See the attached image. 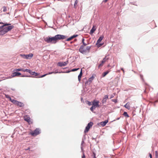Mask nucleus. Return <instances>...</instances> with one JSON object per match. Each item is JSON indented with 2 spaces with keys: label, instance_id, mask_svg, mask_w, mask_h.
I'll use <instances>...</instances> for the list:
<instances>
[{
  "label": "nucleus",
  "instance_id": "1",
  "mask_svg": "<svg viewBox=\"0 0 158 158\" xmlns=\"http://www.w3.org/2000/svg\"><path fill=\"white\" fill-rule=\"evenodd\" d=\"M44 40L48 43L55 44L57 43L55 36L53 37L48 36L44 38Z\"/></svg>",
  "mask_w": 158,
  "mask_h": 158
},
{
  "label": "nucleus",
  "instance_id": "2",
  "mask_svg": "<svg viewBox=\"0 0 158 158\" xmlns=\"http://www.w3.org/2000/svg\"><path fill=\"white\" fill-rule=\"evenodd\" d=\"M14 27L13 25L5 27L2 28V30L0 31V35H2L10 31Z\"/></svg>",
  "mask_w": 158,
  "mask_h": 158
},
{
  "label": "nucleus",
  "instance_id": "3",
  "mask_svg": "<svg viewBox=\"0 0 158 158\" xmlns=\"http://www.w3.org/2000/svg\"><path fill=\"white\" fill-rule=\"evenodd\" d=\"M91 47L92 46H87L85 49L84 48H83L81 49H79V51L83 54H87L90 52Z\"/></svg>",
  "mask_w": 158,
  "mask_h": 158
},
{
  "label": "nucleus",
  "instance_id": "4",
  "mask_svg": "<svg viewBox=\"0 0 158 158\" xmlns=\"http://www.w3.org/2000/svg\"><path fill=\"white\" fill-rule=\"evenodd\" d=\"M20 56L24 59H31L33 56V54L32 53H29L28 54H20Z\"/></svg>",
  "mask_w": 158,
  "mask_h": 158
},
{
  "label": "nucleus",
  "instance_id": "5",
  "mask_svg": "<svg viewBox=\"0 0 158 158\" xmlns=\"http://www.w3.org/2000/svg\"><path fill=\"white\" fill-rule=\"evenodd\" d=\"M55 36L56 42H57L58 40L64 39L67 37L66 36L60 34L56 35H55Z\"/></svg>",
  "mask_w": 158,
  "mask_h": 158
},
{
  "label": "nucleus",
  "instance_id": "6",
  "mask_svg": "<svg viewBox=\"0 0 158 158\" xmlns=\"http://www.w3.org/2000/svg\"><path fill=\"white\" fill-rule=\"evenodd\" d=\"M13 72L11 75V76H10L9 77H7L6 78V79L11 78L15 76H19L21 75V73L19 72H17V71H14Z\"/></svg>",
  "mask_w": 158,
  "mask_h": 158
},
{
  "label": "nucleus",
  "instance_id": "7",
  "mask_svg": "<svg viewBox=\"0 0 158 158\" xmlns=\"http://www.w3.org/2000/svg\"><path fill=\"white\" fill-rule=\"evenodd\" d=\"M40 133V130L39 128H36L34 131L31 132V135L33 136L37 135Z\"/></svg>",
  "mask_w": 158,
  "mask_h": 158
},
{
  "label": "nucleus",
  "instance_id": "8",
  "mask_svg": "<svg viewBox=\"0 0 158 158\" xmlns=\"http://www.w3.org/2000/svg\"><path fill=\"white\" fill-rule=\"evenodd\" d=\"M68 63V60L64 62H59L57 63V65L60 67H62L66 65Z\"/></svg>",
  "mask_w": 158,
  "mask_h": 158
},
{
  "label": "nucleus",
  "instance_id": "9",
  "mask_svg": "<svg viewBox=\"0 0 158 158\" xmlns=\"http://www.w3.org/2000/svg\"><path fill=\"white\" fill-rule=\"evenodd\" d=\"M94 77L92 76L90 77L89 78L88 80L85 82V85H89L90 83L92 82L93 79H94Z\"/></svg>",
  "mask_w": 158,
  "mask_h": 158
},
{
  "label": "nucleus",
  "instance_id": "10",
  "mask_svg": "<svg viewBox=\"0 0 158 158\" xmlns=\"http://www.w3.org/2000/svg\"><path fill=\"white\" fill-rule=\"evenodd\" d=\"M99 101H96L95 100L93 101L92 102V106L94 107V109H95L96 107L99 106Z\"/></svg>",
  "mask_w": 158,
  "mask_h": 158
},
{
  "label": "nucleus",
  "instance_id": "11",
  "mask_svg": "<svg viewBox=\"0 0 158 158\" xmlns=\"http://www.w3.org/2000/svg\"><path fill=\"white\" fill-rule=\"evenodd\" d=\"M47 75H48V74H45L40 76H39V73L35 72V74L34 77H35L36 78H41Z\"/></svg>",
  "mask_w": 158,
  "mask_h": 158
},
{
  "label": "nucleus",
  "instance_id": "12",
  "mask_svg": "<svg viewBox=\"0 0 158 158\" xmlns=\"http://www.w3.org/2000/svg\"><path fill=\"white\" fill-rule=\"evenodd\" d=\"M108 96L107 95H105L103 98L102 102L103 104H106V102L107 99L108 98Z\"/></svg>",
  "mask_w": 158,
  "mask_h": 158
},
{
  "label": "nucleus",
  "instance_id": "13",
  "mask_svg": "<svg viewBox=\"0 0 158 158\" xmlns=\"http://www.w3.org/2000/svg\"><path fill=\"white\" fill-rule=\"evenodd\" d=\"M77 36H78L77 35H73L72 36H70V37L67 38V39H66L65 40V41H70L71 40H72L73 39V38L77 37Z\"/></svg>",
  "mask_w": 158,
  "mask_h": 158
},
{
  "label": "nucleus",
  "instance_id": "14",
  "mask_svg": "<svg viewBox=\"0 0 158 158\" xmlns=\"http://www.w3.org/2000/svg\"><path fill=\"white\" fill-rule=\"evenodd\" d=\"M15 104L17 106H19L20 107H23L24 106V104L21 102L18 101L16 100Z\"/></svg>",
  "mask_w": 158,
  "mask_h": 158
},
{
  "label": "nucleus",
  "instance_id": "15",
  "mask_svg": "<svg viewBox=\"0 0 158 158\" xmlns=\"http://www.w3.org/2000/svg\"><path fill=\"white\" fill-rule=\"evenodd\" d=\"M104 36L103 35H102L99 38V39H98L97 43L96 44V45L98 44H99L102 40L104 38Z\"/></svg>",
  "mask_w": 158,
  "mask_h": 158
},
{
  "label": "nucleus",
  "instance_id": "16",
  "mask_svg": "<svg viewBox=\"0 0 158 158\" xmlns=\"http://www.w3.org/2000/svg\"><path fill=\"white\" fill-rule=\"evenodd\" d=\"M108 120H106L104 121L101 122V125L102 127H104L106 125V123L108 122Z\"/></svg>",
  "mask_w": 158,
  "mask_h": 158
},
{
  "label": "nucleus",
  "instance_id": "17",
  "mask_svg": "<svg viewBox=\"0 0 158 158\" xmlns=\"http://www.w3.org/2000/svg\"><path fill=\"white\" fill-rule=\"evenodd\" d=\"M95 26H93L92 28L90 30L89 34L91 35L96 30V29L95 28Z\"/></svg>",
  "mask_w": 158,
  "mask_h": 158
},
{
  "label": "nucleus",
  "instance_id": "18",
  "mask_svg": "<svg viewBox=\"0 0 158 158\" xmlns=\"http://www.w3.org/2000/svg\"><path fill=\"white\" fill-rule=\"evenodd\" d=\"M82 75V69H81V72H80V74L78 76V80L79 81H81V77Z\"/></svg>",
  "mask_w": 158,
  "mask_h": 158
},
{
  "label": "nucleus",
  "instance_id": "19",
  "mask_svg": "<svg viewBox=\"0 0 158 158\" xmlns=\"http://www.w3.org/2000/svg\"><path fill=\"white\" fill-rule=\"evenodd\" d=\"M3 24L1 26H2V28L5 27H6V26H9V25H10V23H3V24Z\"/></svg>",
  "mask_w": 158,
  "mask_h": 158
},
{
  "label": "nucleus",
  "instance_id": "20",
  "mask_svg": "<svg viewBox=\"0 0 158 158\" xmlns=\"http://www.w3.org/2000/svg\"><path fill=\"white\" fill-rule=\"evenodd\" d=\"M25 69L24 68H19L18 69H14L13 71H22L23 72H24Z\"/></svg>",
  "mask_w": 158,
  "mask_h": 158
},
{
  "label": "nucleus",
  "instance_id": "21",
  "mask_svg": "<svg viewBox=\"0 0 158 158\" xmlns=\"http://www.w3.org/2000/svg\"><path fill=\"white\" fill-rule=\"evenodd\" d=\"M109 59V58L107 57V56H106L102 60V62H103L105 63L107 60Z\"/></svg>",
  "mask_w": 158,
  "mask_h": 158
},
{
  "label": "nucleus",
  "instance_id": "22",
  "mask_svg": "<svg viewBox=\"0 0 158 158\" xmlns=\"http://www.w3.org/2000/svg\"><path fill=\"white\" fill-rule=\"evenodd\" d=\"M109 72L108 71H107L106 72H104L102 75V77H105L107 74L109 73Z\"/></svg>",
  "mask_w": 158,
  "mask_h": 158
},
{
  "label": "nucleus",
  "instance_id": "23",
  "mask_svg": "<svg viewBox=\"0 0 158 158\" xmlns=\"http://www.w3.org/2000/svg\"><path fill=\"white\" fill-rule=\"evenodd\" d=\"M88 44L89 43L86 44L85 43H83V44L81 46L79 49H81L83 48H84V47L87 45H88Z\"/></svg>",
  "mask_w": 158,
  "mask_h": 158
},
{
  "label": "nucleus",
  "instance_id": "24",
  "mask_svg": "<svg viewBox=\"0 0 158 158\" xmlns=\"http://www.w3.org/2000/svg\"><path fill=\"white\" fill-rule=\"evenodd\" d=\"M85 136L84 135V137L82 139V140L81 145V146H83V144L84 143V140L85 139Z\"/></svg>",
  "mask_w": 158,
  "mask_h": 158
},
{
  "label": "nucleus",
  "instance_id": "25",
  "mask_svg": "<svg viewBox=\"0 0 158 158\" xmlns=\"http://www.w3.org/2000/svg\"><path fill=\"white\" fill-rule=\"evenodd\" d=\"M93 123L92 122H89L88 124L87 125V126L88 127H89V128H90L93 125Z\"/></svg>",
  "mask_w": 158,
  "mask_h": 158
},
{
  "label": "nucleus",
  "instance_id": "26",
  "mask_svg": "<svg viewBox=\"0 0 158 158\" xmlns=\"http://www.w3.org/2000/svg\"><path fill=\"white\" fill-rule=\"evenodd\" d=\"M90 128H89V127H88L87 126L85 127V130L84 131V132L85 133H86V132H87L89 129H90Z\"/></svg>",
  "mask_w": 158,
  "mask_h": 158
},
{
  "label": "nucleus",
  "instance_id": "27",
  "mask_svg": "<svg viewBox=\"0 0 158 158\" xmlns=\"http://www.w3.org/2000/svg\"><path fill=\"white\" fill-rule=\"evenodd\" d=\"M104 63L103 62H102V61H101V63L100 64L98 65V68H100L102 67L103 66V64Z\"/></svg>",
  "mask_w": 158,
  "mask_h": 158
},
{
  "label": "nucleus",
  "instance_id": "28",
  "mask_svg": "<svg viewBox=\"0 0 158 158\" xmlns=\"http://www.w3.org/2000/svg\"><path fill=\"white\" fill-rule=\"evenodd\" d=\"M128 103H127L124 106L127 109H130V106L129 105L127 104Z\"/></svg>",
  "mask_w": 158,
  "mask_h": 158
},
{
  "label": "nucleus",
  "instance_id": "29",
  "mask_svg": "<svg viewBox=\"0 0 158 158\" xmlns=\"http://www.w3.org/2000/svg\"><path fill=\"white\" fill-rule=\"evenodd\" d=\"M9 100L10 101L12 102L13 104L15 103V102H16V100L12 99L11 98H10L9 99Z\"/></svg>",
  "mask_w": 158,
  "mask_h": 158
},
{
  "label": "nucleus",
  "instance_id": "30",
  "mask_svg": "<svg viewBox=\"0 0 158 158\" xmlns=\"http://www.w3.org/2000/svg\"><path fill=\"white\" fill-rule=\"evenodd\" d=\"M123 115L125 117H129V116L127 114V113L126 112H124L123 114Z\"/></svg>",
  "mask_w": 158,
  "mask_h": 158
},
{
  "label": "nucleus",
  "instance_id": "31",
  "mask_svg": "<svg viewBox=\"0 0 158 158\" xmlns=\"http://www.w3.org/2000/svg\"><path fill=\"white\" fill-rule=\"evenodd\" d=\"M30 119L29 117H27L26 118H25L24 120L28 122H29L30 121Z\"/></svg>",
  "mask_w": 158,
  "mask_h": 158
},
{
  "label": "nucleus",
  "instance_id": "32",
  "mask_svg": "<svg viewBox=\"0 0 158 158\" xmlns=\"http://www.w3.org/2000/svg\"><path fill=\"white\" fill-rule=\"evenodd\" d=\"M78 3V1L77 0H76L75 1V2H74V6H73V7L75 8H76V5Z\"/></svg>",
  "mask_w": 158,
  "mask_h": 158
},
{
  "label": "nucleus",
  "instance_id": "33",
  "mask_svg": "<svg viewBox=\"0 0 158 158\" xmlns=\"http://www.w3.org/2000/svg\"><path fill=\"white\" fill-rule=\"evenodd\" d=\"M31 70L27 69H24V72H28L29 73H31Z\"/></svg>",
  "mask_w": 158,
  "mask_h": 158
},
{
  "label": "nucleus",
  "instance_id": "34",
  "mask_svg": "<svg viewBox=\"0 0 158 158\" xmlns=\"http://www.w3.org/2000/svg\"><path fill=\"white\" fill-rule=\"evenodd\" d=\"M79 69V68L73 69L71 70V72L75 71H77V70Z\"/></svg>",
  "mask_w": 158,
  "mask_h": 158
},
{
  "label": "nucleus",
  "instance_id": "35",
  "mask_svg": "<svg viewBox=\"0 0 158 158\" xmlns=\"http://www.w3.org/2000/svg\"><path fill=\"white\" fill-rule=\"evenodd\" d=\"M70 72H71V70H68V71H61L60 73H69Z\"/></svg>",
  "mask_w": 158,
  "mask_h": 158
},
{
  "label": "nucleus",
  "instance_id": "36",
  "mask_svg": "<svg viewBox=\"0 0 158 158\" xmlns=\"http://www.w3.org/2000/svg\"><path fill=\"white\" fill-rule=\"evenodd\" d=\"M87 104L89 105V106H90L92 105V103L91 102H90L89 101H87Z\"/></svg>",
  "mask_w": 158,
  "mask_h": 158
},
{
  "label": "nucleus",
  "instance_id": "37",
  "mask_svg": "<svg viewBox=\"0 0 158 158\" xmlns=\"http://www.w3.org/2000/svg\"><path fill=\"white\" fill-rule=\"evenodd\" d=\"M35 72H32V71H31V73H30V74L31 75H33L34 76L35 74Z\"/></svg>",
  "mask_w": 158,
  "mask_h": 158
},
{
  "label": "nucleus",
  "instance_id": "38",
  "mask_svg": "<svg viewBox=\"0 0 158 158\" xmlns=\"http://www.w3.org/2000/svg\"><path fill=\"white\" fill-rule=\"evenodd\" d=\"M90 110L92 111H93L94 109H94V107L93 106H92L90 108Z\"/></svg>",
  "mask_w": 158,
  "mask_h": 158
},
{
  "label": "nucleus",
  "instance_id": "39",
  "mask_svg": "<svg viewBox=\"0 0 158 158\" xmlns=\"http://www.w3.org/2000/svg\"><path fill=\"white\" fill-rule=\"evenodd\" d=\"M5 97L9 99L11 98L8 95L5 94Z\"/></svg>",
  "mask_w": 158,
  "mask_h": 158
},
{
  "label": "nucleus",
  "instance_id": "40",
  "mask_svg": "<svg viewBox=\"0 0 158 158\" xmlns=\"http://www.w3.org/2000/svg\"><path fill=\"white\" fill-rule=\"evenodd\" d=\"M3 12H6L7 10V9L6 6H4L3 7Z\"/></svg>",
  "mask_w": 158,
  "mask_h": 158
},
{
  "label": "nucleus",
  "instance_id": "41",
  "mask_svg": "<svg viewBox=\"0 0 158 158\" xmlns=\"http://www.w3.org/2000/svg\"><path fill=\"white\" fill-rule=\"evenodd\" d=\"M21 77H31V76H28V75H22L21 76Z\"/></svg>",
  "mask_w": 158,
  "mask_h": 158
},
{
  "label": "nucleus",
  "instance_id": "42",
  "mask_svg": "<svg viewBox=\"0 0 158 158\" xmlns=\"http://www.w3.org/2000/svg\"><path fill=\"white\" fill-rule=\"evenodd\" d=\"M60 72H58V70H55V72H54V73H60Z\"/></svg>",
  "mask_w": 158,
  "mask_h": 158
},
{
  "label": "nucleus",
  "instance_id": "43",
  "mask_svg": "<svg viewBox=\"0 0 158 158\" xmlns=\"http://www.w3.org/2000/svg\"><path fill=\"white\" fill-rule=\"evenodd\" d=\"M81 158H85V156L84 153V152H83V155L82 156Z\"/></svg>",
  "mask_w": 158,
  "mask_h": 158
},
{
  "label": "nucleus",
  "instance_id": "44",
  "mask_svg": "<svg viewBox=\"0 0 158 158\" xmlns=\"http://www.w3.org/2000/svg\"><path fill=\"white\" fill-rule=\"evenodd\" d=\"M112 101L113 102H114L115 103H116L117 102V99H112Z\"/></svg>",
  "mask_w": 158,
  "mask_h": 158
},
{
  "label": "nucleus",
  "instance_id": "45",
  "mask_svg": "<svg viewBox=\"0 0 158 158\" xmlns=\"http://www.w3.org/2000/svg\"><path fill=\"white\" fill-rule=\"evenodd\" d=\"M155 156H156V158H157V157H158V153H157V151H156Z\"/></svg>",
  "mask_w": 158,
  "mask_h": 158
},
{
  "label": "nucleus",
  "instance_id": "46",
  "mask_svg": "<svg viewBox=\"0 0 158 158\" xmlns=\"http://www.w3.org/2000/svg\"><path fill=\"white\" fill-rule=\"evenodd\" d=\"M81 151L83 153V152H84V151L83 149V146H81Z\"/></svg>",
  "mask_w": 158,
  "mask_h": 158
},
{
  "label": "nucleus",
  "instance_id": "47",
  "mask_svg": "<svg viewBox=\"0 0 158 158\" xmlns=\"http://www.w3.org/2000/svg\"><path fill=\"white\" fill-rule=\"evenodd\" d=\"M140 78L142 80H143V76L142 75L140 74Z\"/></svg>",
  "mask_w": 158,
  "mask_h": 158
},
{
  "label": "nucleus",
  "instance_id": "48",
  "mask_svg": "<svg viewBox=\"0 0 158 158\" xmlns=\"http://www.w3.org/2000/svg\"><path fill=\"white\" fill-rule=\"evenodd\" d=\"M84 40H85V39H84V38H83L82 39V41H81V42L83 44V43H85L84 42Z\"/></svg>",
  "mask_w": 158,
  "mask_h": 158
},
{
  "label": "nucleus",
  "instance_id": "49",
  "mask_svg": "<svg viewBox=\"0 0 158 158\" xmlns=\"http://www.w3.org/2000/svg\"><path fill=\"white\" fill-rule=\"evenodd\" d=\"M149 157L150 158H152V155L150 153H149Z\"/></svg>",
  "mask_w": 158,
  "mask_h": 158
},
{
  "label": "nucleus",
  "instance_id": "50",
  "mask_svg": "<svg viewBox=\"0 0 158 158\" xmlns=\"http://www.w3.org/2000/svg\"><path fill=\"white\" fill-rule=\"evenodd\" d=\"M102 44H99H99H98V47H100V46H102Z\"/></svg>",
  "mask_w": 158,
  "mask_h": 158
},
{
  "label": "nucleus",
  "instance_id": "51",
  "mask_svg": "<svg viewBox=\"0 0 158 158\" xmlns=\"http://www.w3.org/2000/svg\"><path fill=\"white\" fill-rule=\"evenodd\" d=\"M114 97V95H113V94H112L110 95V99H111V98H113Z\"/></svg>",
  "mask_w": 158,
  "mask_h": 158
},
{
  "label": "nucleus",
  "instance_id": "52",
  "mask_svg": "<svg viewBox=\"0 0 158 158\" xmlns=\"http://www.w3.org/2000/svg\"><path fill=\"white\" fill-rule=\"evenodd\" d=\"M158 102V100H157L155 101L154 102V105H155V103H156V102Z\"/></svg>",
  "mask_w": 158,
  "mask_h": 158
},
{
  "label": "nucleus",
  "instance_id": "53",
  "mask_svg": "<svg viewBox=\"0 0 158 158\" xmlns=\"http://www.w3.org/2000/svg\"><path fill=\"white\" fill-rule=\"evenodd\" d=\"M93 155H94V156L96 157V154H95V153L94 152H93Z\"/></svg>",
  "mask_w": 158,
  "mask_h": 158
},
{
  "label": "nucleus",
  "instance_id": "54",
  "mask_svg": "<svg viewBox=\"0 0 158 158\" xmlns=\"http://www.w3.org/2000/svg\"><path fill=\"white\" fill-rule=\"evenodd\" d=\"M54 73V72H49V73H48V74H51L52 73Z\"/></svg>",
  "mask_w": 158,
  "mask_h": 158
},
{
  "label": "nucleus",
  "instance_id": "55",
  "mask_svg": "<svg viewBox=\"0 0 158 158\" xmlns=\"http://www.w3.org/2000/svg\"><path fill=\"white\" fill-rule=\"evenodd\" d=\"M2 28H3L1 26H0V31L2 30Z\"/></svg>",
  "mask_w": 158,
  "mask_h": 158
},
{
  "label": "nucleus",
  "instance_id": "56",
  "mask_svg": "<svg viewBox=\"0 0 158 158\" xmlns=\"http://www.w3.org/2000/svg\"><path fill=\"white\" fill-rule=\"evenodd\" d=\"M121 70L123 71V73H124V69L123 68H121Z\"/></svg>",
  "mask_w": 158,
  "mask_h": 158
},
{
  "label": "nucleus",
  "instance_id": "57",
  "mask_svg": "<svg viewBox=\"0 0 158 158\" xmlns=\"http://www.w3.org/2000/svg\"><path fill=\"white\" fill-rule=\"evenodd\" d=\"M81 102H82V101H83V98L82 97H81Z\"/></svg>",
  "mask_w": 158,
  "mask_h": 158
},
{
  "label": "nucleus",
  "instance_id": "58",
  "mask_svg": "<svg viewBox=\"0 0 158 158\" xmlns=\"http://www.w3.org/2000/svg\"><path fill=\"white\" fill-rule=\"evenodd\" d=\"M11 89L12 90H13V91H14L15 90V89H13V88H11Z\"/></svg>",
  "mask_w": 158,
  "mask_h": 158
},
{
  "label": "nucleus",
  "instance_id": "59",
  "mask_svg": "<svg viewBox=\"0 0 158 158\" xmlns=\"http://www.w3.org/2000/svg\"><path fill=\"white\" fill-rule=\"evenodd\" d=\"M29 149H30V148H27V149H25V150H29Z\"/></svg>",
  "mask_w": 158,
  "mask_h": 158
},
{
  "label": "nucleus",
  "instance_id": "60",
  "mask_svg": "<svg viewBox=\"0 0 158 158\" xmlns=\"http://www.w3.org/2000/svg\"><path fill=\"white\" fill-rule=\"evenodd\" d=\"M121 141L122 140H120L119 142L118 143H120V142H121Z\"/></svg>",
  "mask_w": 158,
  "mask_h": 158
},
{
  "label": "nucleus",
  "instance_id": "61",
  "mask_svg": "<svg viewBox=\"0 0 158 158\" xmlns=\"http://www.w3.org/2000/svg\"><path fill=\"white\" fill-rule=\"evenodd\" d=\"M3 23L2 22H0V24H3Z\"/></svg>",
  "mask_w": 158,
  "mask_h": 158
},
{
  "label": "nucleus",
  "instance_id": "62",
  "mask_svg": "<svg viewBox=\"0 0 158 158\" xmlns=\"http://www.w3.org/2000/svg\"><path fill=\"white\" fill-rule=\"evenodd\" d=\"M67 68H68L67 67H66V68H63V69H67Z\"/></svg>",
  "mask_w": 158,
  "mask_h": 158
},
{
  "label": "nucleus",
  "instance_id": "63",
  "mask_svg": "<svg viewBox=\"0 0 158 158\" xmlns=\"http://www.w3.org/2000/svg\"><path fill=\"white\" fill-rule=\"evenodd\" d=\"M108 0H105V2H106Z\"/></svg>",
  "mask_w": 158,
  "mask_h": 158
},
{
  "label": "nucleus",
  "instance_id": "64",
  "mask_svg": "<svg viewBox=\"0 0 158 158\" xmlns=\"http://www.w3.org/2000/svg\"><path fill=\"white\" fill-rule=\"evenodd\" d=\"M93 158H96L95 156H94Z\"/></svg>",
  "mask_w": 158,
  "mask_h": 158
}]
</instances>
